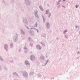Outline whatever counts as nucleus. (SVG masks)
<instances>
[{
  "label": "nucleus",
  "instance_id": "obj_1",
  "mask_svg": "<svg viewBox=\"0 0 80 80\" xmlns=\"http://www.w3.org/2000/svg\"><path fill=\"white\" fill-rule=\"evenodd\" d=\"M31 60H33V59H35V57L33 56H31Z\"/></svg>",
  "mask_w": 80,
  "mask_h": 80
},
{
  "label": "nucleus",
  "instance_id": "obj_2",
  "mask_svg": "<svg viewBox=\"0 0 80 80\" xmlns=\"http://www.w3.org/2000/svg\"><path fill=\"white\" fill-rule=\"evenodd\" d=\"M37 48L39 49V50H40V49H41V48H40V46L38 45L37 46Z\"/></svg>",
  "mask_w": 80,
  "mask_h": 80
},
{
  "label": "nucleus",
  "instance_id": "obj_3",
  "mask_svg": "<svg viewBox=\"0 0 80 80\" xmlns=\"http://www.w3.org/2000/svg\"><path fill=\"white\" fill-rule=\"evenodd\" d=\"M25 63H26V65H28V61H26Z\"/></svg>",
  "mask_w": 80,
  "mask_h": 80
},
{
  "label": "nucleus",
  "instance_id": "obj_4",
  "mask_svg": "<svg viewBox=\"0 0 80 80\" xmlns=\"http://www.w3.org/2000/svg\"><path fill=\"white\" fill-rule=\"evenodd\" d=\"M67 32V30L65 31L64 32V33H65V32Z\"/></svg>",
  "mask_w": 80,
  "mask_h": 80
},
{
  "label": "nucleus",
  "instance_id": "obj_5",
  "mask_svg": "<svg viewBox=\"0 0 80 80\" xmlns=\"http://www.w3.org/2000/svg\"><path fill=\"white\" fill-rule=\"evenodd\" d=\"M76 8H77V7H78V5H76Z\"/></svg>",
  "mask_w": 80,
  "mask_h": 80
},
{
  "label": "nucleus",
  "instance_id": "obj_6",
  "mask_svg": "<svg viewBox=\"0 0 80 80\" xmlns=\"http://www.w3.org/2000/svg\"><path fill=\"white\" fill-rule=\"evenodd\" d=\"M48 12V11H46V13H47V12Z\"/></svg>",
  "mask_w": 80,
  "mask_h": 80
},
{
  "label": "nucleus",
  "instance_id": "obj_7",
  "mask_svg": "<svg viewBox=\"0 0 80 80\" xmlns=\"http://www.w3.org/2000/svg\"><path fill=\"white\" fill-rule=\"evenodd\" d=\"M41 10H43V9H42V8L41 9Z\"/></svg>",
  "mask_w": 80,
  "mask_h": 80
},
{
  "label": "nucleus",
  "instance_id": "obj_8",
  "mask_svg": "<svg viewBox=\"0 0 80 80\" xmlns=\"http://www.w3.org/2000/svg\"><path fill=\"white\" fill-rule=\"evenodd\" d=\"M65 0H63V1L64 2V1H65Z\"/></svg>",
  "mask_w": 80,
  "mask_h": 80
}]
</instances>
